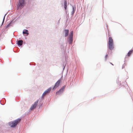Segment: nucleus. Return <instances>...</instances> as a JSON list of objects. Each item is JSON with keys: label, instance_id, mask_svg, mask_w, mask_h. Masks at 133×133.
I'll list each match as a JSON object with an SVG mask.
<instances>
[{"label": "nucleus", "instance_id": "obj_1", "mask_svg": "<svg viewBox=\"0 0 133 133\" xmlns=\"http://www.w3.org/2000/svg\"><path fill=\"white\" fill-rule=\"evenodd\" d=\"M21 120V119H17L14 121L10 122L9 123V125L12 127H14L20 122Z\"/></svg>", "mask_w": 133, "mask_h": 133}, {"label": "nucleus", "instance_id": "obj_2", "mask_svg": "<svg viewBox=\"0 0 133 133\" xmlns=\"http://www.w3.org/2000/svg\"><path fill=\"white\" fill-rule=\"evenodd\" d=\"M108 47L109 49L112 50L114 48V45L113 44V40L111 37H109L108 41Z\"/></svg>", "mask_w": 133, "mask_h": 133}, {"label": "nucleus", "instance_id": "obj_3", "mask_svg": "<svg viewBox=\"0 0 133 133\" xmlns=\"http://www.w3.org/2000/svg\"><path fill=\"white\" fill-rule=\"evenodd\" d=\"M73 31H71L69 36V44H71L72 42V37L73 36Z\"/></svg>", "mask_w": 133, "mask_h": 133}, {"label": "nucleus", "instance_id": "obj_4", "mask_svg": "<svg viewBox=\"0 0 133 133\" xmlns=\"http://www.w3.org/2000/svg\"><path fill=\"white\" fill-rule=\"evenodd\" d=\"M51 89V87H50L46 90L43 93L42 95V97H44L46 94L49 93Z\"/></svg>", "mask_w": 133, "mask_h": 133}, {"label": "nucleus", "instance_id": "obj_5", "mask_svg": "<svg viewBox=\"0 0 133 133\" xmlns=\"http://www.w3.org/2000/svg\"><path fill=\"white\" fill-rule=\"evenodd\" d=\"M38 102V100H37L34 103V104L32 105L30 108V109L31 110H32L36 108Z\"/></svg>", "mask_w": 133, "mask_h": 133}, {"label": "nucleus", "instance_id": "obj_6", "mask_svg": "<svg viewBox=\"0 0 133 133\" xmlns=\"http://www.w3.org/2000/svg\"><path fill=\"white\" fill-rule=\"evenodd\" d=\"M65 86H64L62 88L60 89L59 91H57L56 92V94L57 95H58L62 93L64 91V89L65 88Z\"/></svg>", "mask_w": 133, "mask_h": 133}, {"label": "nucleus", "instance_id": "obj_7", "mask_svg": "<svg viewBox=\"0 0 133 133\" xmlns=\"http://www.w3.org/2000/svg\"><path fill=\"white\" fill-rule=\"evenodd\" d=\"M25 0H19V7L22 8L24 4Z\"/></svg>", "mask_w": 133, "mask_h": 133}, {"label": "nucleus", "instance_id": "obj_8", "mask_svg": "<svg viewBox=\"0 0 133 133\" xmlns=\"http://www.w3.org/2000/svg\"><path fill=\"white\" fill-rule=\"evenodd\" d=\"M60 82V80H59L55 84L54 88H53V89H54V88H56L57 87H58L59 85Z\"/></svg>", "mask_w": 133, "mask_h": 133}, {"label": "nucleus", "instance_id": "obj_9", "mask_svg": "<svg viewBox=\"0 0 133 133\" xmlns=\"http://www.w3.org/2000/svg\"><path fill=\"white\" fill-rule=\"evenodd\" d=\"M65 37H66L68 35L69 30L67 29L65 30Z\"/></svg>", "mask_w": 133, "mask_h": 133}, {"label": "nucleus", "instance_id": "obj_10", "mask_svg": "<svg viewBox=\"0 0 133 133\" xmlns=\"http://www.w3.org/2000/svg\"><path fill=\"white\" fill-rule=\"evenodd\" d=\"M23 41L22 40H19L18 42V44L19 45H22L23 44Z\"/></svg>", "mask_w": 133, "mask_h": 133}, {"label": "nucleus", "instance_id": "obj_11", "mask_svg": "<svg viewBox=\"0 0 133 133\" xmlns=\"http://www.w3.org/2000/svg\"><path fill=\"white\" fill-rule=\"evenodd\" d=\"M67 5V2L66 1H65L64 2V8L65 10L66 9Z\"/></svg>", "mask_w": 133, "mask_h": 133}, {"label": "nucleus", "instance_id": "obj_12", "mask_svg": "<svg viewBox=\"0 0 133 133\" xmlns=\"http://www.w3.org/2000/svg\"><path fill=\"white\" fill-rule=\"evenodd\" d=\"M133 51V50H130L128 53L127 54V55L128 56H130L132 53Z\"/></svg>", "mask_w": 133, "mask_h": 133}, {"label": "nucleus", "instance_id": "obj_13", "mask_svg": "<svg viewBox=\"0 0 133 133\" xmlns=\"http://www.w3.org/2000/svg\"><path fill=\"white\" fill-rule=\"evenodd\" d=\"M28 30H25L24 31H23V33L24 34H26L27 35H28L29 34V33L28 32Z\"/></svg>", "mask_w": 133, "mask_h": 133}, {"label": "nucleus", "instance_id": "obj_14", "mask_svg": "<svg viewBox=\"0 0 133 133\" xmlns=\"http://www.w3.org/2000/svg\"><path fill=\"white\" fill-rule=\"evenodd\" d=\"M108 56L107 54L106 55L105 57V59L106 60H107Z\"/></svg>", "mask_w": 133, "mask_h": 133}, {"label": "nucleus", "instance_id": "obj_15", "mask_svg": "<svg viewBox=\"0 0 133 133\" xmlns=\"http://www.w3.org/2000/svg\"><path fill=\"white\" fill-rule=\"evenodd\" d=\"M5 15L4 16V18H3V22H2V23H3L4 22V19H5Z\"/></svg>", "mask_w": 133, "mask_h": 133}, {"label": "nucleus", "instance_id": "obj_16", "mask_svg": "<svg viewBox=\"0 0 133 133\" xmlns=\"http://www.w3.org/2000/svg\"><path fill=\"white\" fill-rule=\"evenodd\" d=\"M73 13L74 12V7H73Z\"/></svg>", "mask_w": 133, "mask_h": 133}, {"label": "nucleus", "instance_id": "obj_17", "mask_svg": "<svg viewBox=\"0 0 133 133\" xmlns=\"http://www.w3.org/2000/svg\"><path fill=\"white\" fill-rule=\"evenodd\" d=\"M111 63V64H112V65H113V64H112V63Z\"/></svg>", "mask_w": 133, "mask_h": 133}]
</instances>
